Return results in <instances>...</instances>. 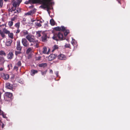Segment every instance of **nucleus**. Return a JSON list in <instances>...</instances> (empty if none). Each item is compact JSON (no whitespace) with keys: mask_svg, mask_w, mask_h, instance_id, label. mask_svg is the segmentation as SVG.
I'll return each mask as SVG.
<instances>
[{"mask_svg":"<svg viewBox=\"0 0 130 130\" xmlns=\"http://www.w3.org/2000/svg\"><path fill=\"white\" fill-rule=\"evenodd\" d=\"M50 73H53V71L52 70H50Z\"/></svg>","mask_w":130,"mask_h":130,"instance_id":"50","label":"nucleus"},{"mask_svg":"<svg viewBox=\"0 0 130 130\" xmlns=\"http://www.w3.org/2000/svg\"><path fill=\"white\" fill-rule=\"evenodd\" d=\"M47 35L46 34L44 33L42 37V41L43 42H45L47 41Z\"/></svg>","mask_w":130,"mask_h":130,"instance_id":"17","label":"nucleus"},{"mask_svg":"<svg viewBox=\"0 0 130 130\" xmlns=\"http://www.w3.org/2000/svg\"><path fill=\"white\" fill-rule=\"evenodd\" d=\"M65 31L64 32V36L65 37H66L69 33V30H65L64 31H65Z\"/></svg>","mask_w":130,"mask_h":130,"instance_id":"27","label":"nucleus"},{"mask_svg":"<svg viewBox=\"0 0 130 130\" xmlns=\"http://www.w3.org/2000/svg\"><path fill=\"white\" fill-rule=\"evenodd\" d=\"M10 9L9 8V9H8V12L9 13H12L13 12V13L14 14L15 13H19L20 12H21V9L20 8H15V10H13V11L12 10V11L11 12H10Z\"/></svg>","mask_w":130,"mask_h":130,"instance_id":"8","label":"nucleus"},{"mask_svg":"<svg viewBox=\"0 0 130 130\" xmlns=\"http://www.w3.org/2000/svg\"><path fill=\"white\" fill-rule=\"evenodd\" d=\"M34 10H31L25 13V15H32L34 13Z\"/></svg>","mask_w":130,"mask_h":130,"instance_id":"21","label":"nucleus"},{"mask_svg":"<svg viewBox=\"0 0 130 130\" xmlns=\"http://www.w3.org/2000/svg\"><path fill=\"white\" fill-rule=\"evenodd\" d=\"M41 57H36V60H40Z\"/></svg>","mask_w":130,"mask_h":130,"instance_id":"47","label":"nucleus"},{"mask_svg":"<svg viewBox=\"0 0 130 130\" xmlns=\"http://www.w3.org/2000/svg\"><path fill=\"white\" fill-rule=\"evenodd\" d=\"M8 32L9 31H8V30L5 27L3 28V31L0 30V34L3 38L5 37V34H7Z\"/></svg>","mask_w":130,"mask_h":130,"instance_id":"5","label":"nucleus"},{"mask_svg":"<svg viewBox=\"0 0 130 130\" xmlns=\"http://www.w3.org/2000/svg\"><path fill=\"white\" fill-rule=\"evenodd\" d=\"M47 64L46 63H44L39 64L38 66L40 67H43L44 68L47 66Z\"/></svg>","mask_w":130,"mask_h":130,"instance_id":"25","label":"nucleus"},{"mask_svg":"<svg viewBox=\"0 0 130 130\" xmlns=\"http://www.w3.org/2000/svg\"><path fill=\"white\" fill-rule=\"evenodd\" d=\"M61 55H62L61 54L59 55L58 56V57H61Z\"/></svg>","mask_w":130,"mask_h":130,"instance_id":"55","label":"nucleus"},{"mask_svg":"<svg viewBox=\"0 0 130 130\" xmlns=\"http://www.w3.org/2000/svg\"><path fill=\"white\" fill-rule=\"evenodd\" d=\"M15 26L17 28H19L20 27V23L18 22L16 23L15 25Z\"/></svg>","mask_w":130,"mask_h":130,"instance_id":"31","label":"nucleus"},{"mask_svg":"<svg viewBox=\"0 0 130 130\" xmlns=\"http://www.w3.org/2000/svg\"><path fill=\"white\" fill-rule=\"evenodd\" d=\"M65 46L66 47L70 48V44H66Z\"/></svg>","mask_w":130,"mask_h":130,"instance_id":"41","label":"nucleus"},{"mask_svg":"<svg viewBox=\"0 0 130 130\" xmlns=\"http://www.w3.org/2000/svg\"><path fill=\"white\" fill-rule=\"evenodd\" d=\"M75 40H72V41L71 42V43L73 46H74L75 45Z\"/></svg>","mask_w":130,"mask_h":130,"instance_id":"45","label":"nucleus"},{"mask_svg":"<svg viewBox=\"0 0 130 130\" xmlns=\"http://www.w3.org/2000/svg\"><path fill=\"white\" fill-rule=\"evenodd\" d=\"M57 55L55 54H51L48 57H57Z\"/></svg>","mask_w":130,"mask_h":130,"instance_id":"36","label":"nucleus"},{"mask_svg":"<svg viewBox=\"0 0 130 130\" xmlns=\"http://www.w3.org/2000/svg\"><path fill=\"white\" fill-rule=\"evenodd\" d=\"M9 32L7 34H8V37L11 39H12L13 38V34L12 33H10L9 31L8 30Z\"/></svg>","mask_w":130,"mask_h":130,"instance_id":"24","label":"nucleus"},{"mask_svg":"<svg viewBox=\"0 0 130 130\" xmlns=\"http://www.w3.org/2000/svg\"><path fill=\"white\" fill-rule=\"evenodd\" d=\"M12 57H8V59H12Z\"/></svg>","mask_w":130,"mask_h":130,"instance_id":"56","label":"nucleus"},{"mask_svg":"<svg viewBox=\"0 0 130 130\" xmlns=\"http://www.w3.org/2000/svg\"><path fill=\"white\" fill-rule=\"evenodd\" d=\"M1 110L0 109V112H1Z\"/></svg>","mask_w":130,"mask_h":130,"instance_id":"59","label":"nucleus"},{"mask_svg":"<svg viewBox=\"0 0 130 130\" xmlns=\"http://www.w3.org/2000/svg\"><path fill=\"white\" fill-rule=\"evenodd\" d=\"M20 31V30L19 29V28H17V30L16 32V34H18L19 33Z\"/></svg>","mask_w":130,"mask_h":130,"instance_id":"46","label":"nucleus"},{"mask_svg":"<svg viewBox=\"0 0 130 130\" xmlns=\"http://www.w3.org/2000/svg\"><path fill=\"white\" fill-rule=\"evenodd\" d=\"M4 62L3 57H0V62Z\"/></svg>","mask_w":130,"mask_h":130,"instance_id":"40","label":"nucleus"},{"mask_svg":"<svg viewBox=\"0 0 130 130\" xmlns=\"http://www.w3.org/2000/svg\"><path fill=\"white\" fill-rule=\"evenodd\" d=\"M12 42V40L9 39L6 42V44L7 46H10Z\"/></svg>","mask_w":130,"mask_h":130,"instance_id":"18","label":"nucleus"},{"mask_svg":"<svg viewBox=\"0 0 130 130\" xmlns=\"http://www.w3.org/2000/svg\"><path fill=\"white\" fill-rule=\"evenodd\" d=\"M31 22H34V21L36 22V21L35 20H33L32 19H31Z\"/></svg>","mask_w":130,"mask_h":130,"instance_id":"51","label":"nucleus"},{"mask_svg":"<svg viewBox=\"0 0 130 130\" xmlns=\"http://www.w3.org/2000/svg\"><path fill=\"white\" fill-rule=\"evenodd\" d=\"M5 87L6 88L10 90H12L13 89V85L9 83H6Z\"/></svg>","mask_w":130,"mask_h":130,"instance_id":"12","label":"nucleus"},{"mask_svg":"<svg viewBox=\"0 0 130 130\" xmlns=\"http://www.w3.org/2000/svg\"><path fill=\"white\" fill-rule=\"evenodd\" d=\"M29 57H28V59H29Z\"/></svg>","mask_w":130,"mask_h":130,"instance_id":"58","label":"nucleus"},{"mask_svg":"<svg viewBox=\"0 0 130 130\" xmlns=\"http://www.w3.org/2000/svg\"><path fill=\"white\" fill-rule=\"evenodd\" d=\"M0 55L2 56H5L6 54L4 51L2 50L0 51Z\"/></svg>","mask_w":130,"mask_h":130,"instance_id":"28","label":"nucleus"},{"mask_svg":"<svg viewBox=\"0 0 130 130\" xmlns=\"http://www.w3.org/2000/svg\"><path fill=\"white\" fill-rule=\"evenodd\" d=\"M43 1H44L43 5L46 6V8L47 9V11H48L49 10L51 9L49 6V3L51 0H43Z\"/></svg>","mask_w":130,"mask_h":130,"instance_id":"6","label":"nucleus"},{"mask_svg":"<svg viewBox=\"0 0 130 130\" xmlns=\"http://www.w3.org/2000/svg\"><path fill=\"white\" fill-rule=\"evenodd\" d=\"M1 94L2 93L1 92H0V100H1Z\"/></svg>","mask_w":130,"mask_h":130,"instance_id":"54","label":"nucleus"},{"mask_svg":"<svg viewBox=\"0 0 130 130\" xmlns=\"http://www.w3.org/2000/svg\"><path fill=\"white\" fill-rule=\"evenodd\" d=\"M66 57H58L59 59L61 60H63L66 59Z\"/></svg>","mask_w":130,"mask_h":130,"instance_id":"43","label":"nucleus"},{"mask_svg":"<svg viewBox=\"0 0 130 130\" xmlns=\"http://www.w3.org/2000/svg\"><path fill=\"white\" fill-rule=\"evenodd\" d=\"M32 3L33 4H36L38 3L39 1V0L37 1V0H32ZM44 1L42 0L43 5L41 6L40 7L43 9L46 8V6L45 5H43V2Z\"/></svg>","mask_w":130,"mask_h":130,"instance_id":"15","label":"nucleus"},{"mask_svg":"<svg viewBox=\"0 0 130 130\" xmlns=\"http://www.w3.org/2000/svg\"><path fill=\"white\" fill-rule=\"evenodd\" d=\"M12 94L11 93L7 92L5 94V99L6 101H10L12 99Z\"/></svg>","mask_w":130,"mask_h":130,"instance_id":"4","label":"nucleus"},{"mask_svg":"<svg viewBox=\"0 0 130 130\" xmlns=\"http://www.w3.org/2000/svg\"><path fill=\"white\" fill-rule=\"evenodd\" d=\"M32 37V36L28 35L26 37V38L29 42H31L34 41V39Z\"/></svg>","mask_w":130,"mask_h":130,"instance_id":"14","label":"nucleus"},{"mask_svg":"<svg viewBox=\"0 0 130 130\" xmlns=\"http://www.w3.org/2000/svg\"><path fill=\"white\" fill-rule=\"evenodd\" d=\"M41 32L40 31H38L36 32V35L37 37H39L41 36Z\"/></svg>","mask_w":130,"mask_h":130,"instance_id":"33","label":"nucleus"},{"mask_svg":"<svg viewBox=\"0 0 130 130\" xmlns=\"http://www.w3.org/2000/svg\"><path fill=\"white\" fill-rule=\"evenodd\" d=\"M52 48L53 49L52 52H53L55 50L58 49L59 48V47L58 45H55L53 46Z\"/></svg>","mask_w":130,"mask_h":130,"instance_id":"20","label":"nucleus"},{"mask_svg":"<svg viewBox=\"0 0 130 130\" xmlns=\"http://www.w3.org/2000/svg\"><path fill=\"white\" fill-rule=\"evenodd\" d=\"M22 42L23 45L24 47H27L29 46V42L25 38H23L22 39Z\"/></svg>","mask_w":130,"mask_h":130,"instance_id":"7","label":"nucleus"},{"mask_svg":"<svg viewBox=\"0 0 130 130\" xmlns=\"http://www.w3.org/2000/svg\"><path fill=\"white\" fill-rule=\"evenodd\" d=\"M21 34L23 35H28V32L26 30H23L21 31Z\"/></svg>","mask_w":130,"mask_h":130,"instance_id":"19","label":"nucleus"},{"mask_svg":"<svg viewBox=\"0 0 130 130\" xmlns=\"http://www.w3.org/2000/svg\"><path fill=\"white\" fill-rule=\"evenodd\" d=\"M50 49H48V52H47V48L46 47H44L43 48V52L44 54H48V53L49 51H50Z\"/></svg>","mask_w":130,"mask_h":130,"instance_id":"22","label":"nucleus"},{"mask_svg":"<svg viewBox=\"0 0 130 130\" xmlns=\"http://www.w3.org/2000/svg\"><path fill=\"white\" fill-rule=\"evenodd\" d=\"M13 0V1H14L15 0Z\"/></svg>","mask_w":130,"mask_h":130,"instance_id":"60","label":"nucleus"},{"mask_svg":"<svg viewBox=\"0 0 130 130\" xmlns=\"http://www.w3.org/2000/svg\"><path fill=\"white\" fill-rule=\"evenodd\" d=\"M4 24H2V25H0V29H1L2 27L4 26Z\"/></svg>","mask_w":130,"mask_h":130,"instance_id":"48","label":"nucleus"},{"mask_svg":"<svg viewBox=\"0 0 130 130\" xmlns=\"http://www.w3.org/2000/svg\"><path fill=\"white\" fill-rule=\"evenodd\" d=\"M1 76L2 77L4 80H8L9 77V75L7 73H2L1 74Z\"/></svg>","mask_w":130,"mask_h":130,"instance_id":"10","label":"nucleus"},{"mask_svg":"<svg viewBox=\"0 0 130 130\" xmlns=\"http://www.w3.org/2000/svg\"><path fill=\"white\" fill-rule=\"evenodd\" d=\"M13 56V53L12 52H10L8 54V57H12Z\"/></svg>","mask_w":130,"mask_h":130,"instance_id":"30","label":"nucleus"},{"mask_svg":"<svg viewBox=\"0 0 130 130\" xmlns=\"http://www.w3.org/2000/svg\"><path fill=\"white\" fill-rule=\"evenodd\" d=\"M22 1L21 0H17L16 1L14 2L13 4V6L10 9V11L11 12L13 11L15 8H16L18 6H19Z\"/></svg>","mask_w":130,"mask_h":130,"instance_id":"3","label":"nucleus"},{"mask_svg":"<svg viewBox=\"0 0 130 130\" xmlns=\"http://www.w3.org/2000/svg\"><path fill=\"white\" fill-rule=\"evenodd\" d=\"M47 58V57H46ZM56 57H47L49 61H51L55 59Z\"/></svg>","mask_w":130,"mask_h":130,"instance_id":"37","label":"nucleus"},{"mask_svg":"<svg viewBox=\"0 0 130 130\" xmlns=\"http://www.w3.org/2000/svg\"><path fill=\"white\" fill-rule=\"evenodd\" d=\"M50 23L51 25L52 26H54L55 25V22L53 19H52L50 20Z\"/></svg>","mask_w":130,"mask_h":130,"instance_id":"26","label":"nucleus"},{"mask_svg":"<svg viewBox=\"0 0 130 130\" xmlns=\"http://www.w3.org/2000/svg\"><path fill=\"white\" fill-rule=\"evenodd\" d=\"M42 23V22L40 20H37L35 22V24L36 26L39 27H40L41 26V24Z\"/></svg>","mask_w":130,"mask_h":130,"instance_id":"16","label":"nucleus"},{"mask_svg":"<svg viewBox=\"0 0 130 130\" xmlns=\"http://www.w3.org/2000/svg\"><path fill=\"white\" fill-rule=\"evenodd\" d=\"M38 73L37 70H32L31 71V75L33 76L35 74Z\"/></svg>","mask_w":130,"mask_h":130,"instance_id":"23","label":"nucleus"},{"mask_svg":"<svg viewBox=\"0 0 130 130\" xmlns=\"http://www.w3.org/2000/svg\"><path fill=\"white\" fill-rule=\"evenodd\" d=\"M13 69L14 70H15L17 71L18 70V67L16 66H15L14 67Z\"/></svg>","mask_w":130,"mask_h":130,"instance_id":"42","label":"nucleus"},{"mask_svg":"<svg viewBox=\"0 0 130 130\" xmlns=\"http://www.w3.org/2000/svg\"><path fill=\"white\" fill-rule=\"evenodd\" d=\"M16 65L18 66V67H20L21 65V61L20 60L19 61L16 63Z\"/></svg>","mask_w":130,"mask_h":130,"instance_id":"35","label":"nucleus"},{"mask_svg":"<svg viewBox=\"0 0 130 130\" xmlns=\"http://www.w3.org/2000/svg\"><path fill=\"white\" fill-rule=\"evenodd\" d=\"M32 51L31 48L30 47L28 48L26 50V53L27 54H28Z\"/></svg>","mask_w":130,"mask_h":130,"instance_id":"29","label":"nucleus"},{"mask_svg":"<svg viewBox=\"0 0 130 130\" xmlns=\"http://www.w3.org/2000/svg\"><path fill=\"white\" fill-rule=\"evenodd\" d=\"M3 0H0V7H2L3 4Z\"/></svg>","mask_w":130,"mask_h":130,"instance_id":"38","label":"nucleus"},{"mask_svg":"<svg viewBox=\"0 0 130 130\" xmlns=\"http://www.w3.org/2000/svg\"><path fill=\"white\" fill-rule=\"evenodd\" d=\"M16 19V17H14L13 18H11V21L13 22V21H14Z\"/></svg>","mask_w":130,"mask_h":130,"instance_id":"44","label":"nucleus"},{"mask_svg":"<svg viewBox=\"0 0 130 130\" xmlns=\"http://www.w3.org/2000/svg\"><path fill=\"white\" fill-rule=\"evenodd\" d=\"M13 22L12 21H9L8 22V25L9 27H11L13 25Z\"/></svg>","mask_w":130,"mask_h":130,"instance_id":"34","label":"nucleus"},{"mask_svg":"<svg viewBox=\"0 0 130 130\" xmlns=\"http://www.w3.org/2000/svg\"><path fill=\"white\" fill-rule=\"evenodd\" d=\"M4 124H3L2 125V127L3 128L4 127Z\"/></svg>","mask_w":130,"mask_h":130,"instance_id":"53","label":"nucleus"},{"mask_svg":"<svg viewBox=\"0 0 130 130\" xmlns=\"http://www.w3.org/2000/svg\"><path fill=\"white\" fill-rule=\"evenodd\" d=\"M52 38L57 41L59 40H63L65 39V38L63 37V34L60 32H59L57 34H54Z\"/></svg>","mask_w":130,"mask_h":130,"instance_id":"1","label":"nucleus"},{"mask_svg":"<svg viewBox=\"0 0 130 130\" xmlns=\"http://www.w3.org/2000/svg\"><path fill=\"white\" fill-rule=\"evenodd\" d=\"M54 29L56 31H64L65 30V28L63 26H62L60 27H56L54 28Z\"/></svg>","mask_w":130,"mask_h":130,"instance_id":"11","label":"nucleus"},{"mask_svg":"<svg viewBox=\"0 0 130 130\" xmlns=\"http://www.w3.org/2000/svg\"><path fill=\"white\" fill-rule=\"evenodd\" d=\"M56 75L57 77H58V72H57L56 73Z\"/></svg>","mask_w":130,"mask_h":130,"instance_id":"49","label":"nucleus"},{"mask_svg":"<svg viewBox=\"0 0 130 130\" xmlns=\"http://www.w3.org/2000/svg\"><path fill=\"white\" fill-rule=\"evenodd\" d=\"M21 51H15V54L16 56H18V55L21 53Z\"/></svg>","mask_w":130,"mask_h":130,"instance_id":"32","label":"nucleus"},{"mask_svg":"<svg viewBox=\"0 0 130 130\" xmlns=\"http://www.w3.org/2000/svg\"><path fill=\"white\" fill-rule=\"evenodd\" d=\"M22 1L21 0H17L16 1L14 2L13 4V6L10 9V11L11 12L13 11L15 8H16L18 6H19Z\"/></svg>","mask_w":130,"mask_h":130,"instance_id":"2","label":"nucleus"},{"mask_svg":"<svg viewBox=\"0 0 130 130\" xmlns=\"http://www.w3.org/2000/svg\"><path fill=\"white\" fill-rule=\"evenodd\" d=\"M32 43L31 44V45L33 46L36 47L37 48L39 47V42L38 40H34V41H32Z\"/></svg>","mask_w":130,"mask_h":130,"instance_id":"9","label":"nucleus"},{"mask_svg":"<svg viewBox=\"0 0 130 130\" xmlns=\"http://www.w3.org/2000/svg\"><path fill=\"white\" fill-rule=\"evenodd\" d=\"M3 69L2 68H0V71H3Z\"/></svg>","mask_w":130,"mask_h":130,"instance_id":"52","label":"nucleus"},{"mask_svg":"<svg viewBox=\"0 0 130 130\" xmlns=\"http://www.w3.org/2000/svg\"><path fill=\"white\" fill-rule=\"evenodd\" d=\"M5 2H7V0H4Z\"/></svg>","mask_w":130,"mask_h":130,"instance_id":"57","label":"nucleus"},{"mask_svg":"<svg viewBox=\"0 0 130 130\" xmlns=\"http://www.w3.org/2000/svg\"><path fill=\"white\" fill-rule=\"evenodd\" d=\"M47 70L45 71H44V72H42L41 71V73L42 75H45L46 74V73L47 72Z\"/></svg>","mask_w":130,"mask_h":130,"instance_id":"39","label":"nucleus"},{"mask_svg":"<svg viewBox=\"0 0 130 130\" xmlns=\"http://www.w3.org/2000/svg\"><path fill=\"white\" fill-rule=\"evenodd\" d=\"M22 48V47L20 45V41L18 40L17 41V45L16 49L17 50L21 51Z\"/></svg>","mask_w":130,"mask_h":130,"instance_id":"13","label":"nucleus"}]
</instances>
